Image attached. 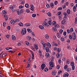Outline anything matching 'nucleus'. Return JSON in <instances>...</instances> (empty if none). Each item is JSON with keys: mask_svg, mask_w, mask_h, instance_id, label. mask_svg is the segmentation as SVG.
Listing matches in <instances>:
<instances>
[{"mask_svg": "<svg viewBox=\"0 0 77 77\" xmlns=\"http://www.w3.org/2000/svg\"><path fill=\"white\" fill-rule=\"evenodd\" d=\"M39 27L40 29H44V27L42 26H40Z\"/></svg>", "mask_w": 77, "mask_h": 77, "instance_id": "obj_25", "label": "nucleus"}, {"mask_svg": "<svg viewBox=\"0 0 77 77\" xmlns=\"http://www.w3.org/2000/svg\"><path fill=\"white\" fill-rule=\"evenodd\" d=\"M12 39L13 40V41H15L16 40V37H15L14 35H12Z\"/></svg>", "mask_w": 77, "mask_h": 77, "instance_id": "obj_12", "label": "nucleus"}, {"mask_svg": "<svg viewBox=\"0 0 77 77\" xmlns=\"http://www.w3.org/2000/svg\"><path fill=\"white\" fill-rule=\"evenodd\" d=\"M63 77H68V73L66 72L63 75Z\"/></svg>", "mask_w": 77, "mask_h": 77, "instance_id": "obj_9", "label": "nucleus"}, {"mask_svg": "<svg viewBox=\"0 0 77 77\" xmlns=\"http://www.w3.org/2000/svg\"><path fill=\"white\" fill-rule=\"evenodd\" d=\"M46 7L48 8H50V5H49L48 4H47L46 5Z\"/></svg>", "mask_w": 77, "mask_h": 77, "instance_id": "obj_57", "label": "nucleus"}, {"mask_svg": "<svg viewBox=\"0 0 77 77\" xmlns=\"http://www.w3.org/2000/svg\"><path fill=\"white\" fill-rule=\"evenodd\" d=\"M56 24V21H54L52 22L53 25H55Z\"/></svg>", "mask_w": 77, "mask_h": 77, "instance_id": "obj_37", "label": "nucleus"}, {"mask_svg": "<svg viewBox=\"0 0 77 77\" xmlns=\"http://www.w3.org/2000/svg\"><path fill=\"white\" fill-rule=\"evenodd\" d=\"M71 66H74V63L73 62H72L71 63Z\"/></svg>", "mask_w": 77, "mask_h": 77, "instance_id": "obj_42", "label": "nucleus"}, {"mask_svg": "<svg viewBox=\"0 0 77 77\" xmlns=\"http://www.w3.org/2000/svg\"><path fill=\"white\" fill-rule=\"evenodd\" d=\"M73 40H75V39H76V35H75V33H73Z\"/></svg>", "mask_w": 77, "mask_h": 77, "instance_id": "obj_7", "label": "nucleus"}, {"mask_svg": "<svg viewBox=\"0 0 77 77\" xmlns=\"http://www.w3.org/2000/svg\"><path fill=\"white\" fill-rule=\"evenodd\" d=\"M56 56L57 58H59L60 57V54L59 53H57L56 54Z\"/></svg>", "mask_w": 77, "mask_h": 77, "instance_id": "obj_21", "label": "nucleus"}, {"mask_svg": "<svg viewBox=\"0 0 77 77\" xmlns=\"http://www.w3.org/2000/svg\"><path fill=\"white\" fill-rule=\"evenodd\" d=\"M45 50L46 52H48V51H49V48H48V47H46Z\"/></svg>", "mask_w": 77, "mask_h": 77, "instance_id": "obj_23", "label": "nucleus"}, {"mask_svg": "<svg viewBox=\"0 0 77 77\" xmlns=\"http://www.w3.org/2000/svg\"><path fill=\"white\" fill-rule=\"evenodd\" d=\"M57 38H60V34L59 33L57 32Z\"/></svg>", "mask_w": 77, "mask_h": 77, "instance_id": "obj_15", "label": "nucleus"}, {"mask_svg": "<svg viewBox=\"0 0 77 77\" xmlns=\"http://www.w3.org/2000/svg\"><path fill=\"white\" fill-rule=\"evenodd\" d=\"M62 7L63 9H65V8H66V6H65V5H62Z\"/></svg>", "mask_w": 77, "mask_h": 77, "instance_id": "obj_58", "label": "nucleus"}, {"mask_svg": "<svg viewBox=\"0 0 77 77\" xmlns=\"http://www.w3.org/2000/svg\"><path fill=\"white\" fill-rule=\"evenodd\" d=\"M44 71H48V68H45L44 69Z\"/></svg>", "mask_w": 77, "mask_h": 77, "instance_id": "obj_45", "label": "nucleus"}, {"mask_svg": "<svg viewBox=\"0 0 77 77\" xmlns=\"http://www.w3.org/2000/svg\"><path fill=\"white\" fill-rule=\"evenodd\" d=\"M32 17L35 18V17H36V14H33L32 15Z\"/></svg>", "mask_w": 77, "mask_h": 77, "instance_id": "obj_34", "label": "nucleus"}, {"mask_svg": "<svg viewBox=\"0 0 77 77\" xmlns=\"http://www.w3.org/2000/svg\"><path fill=\"white\" fill-rule=\"evenodd\" d=\"M50 66L52 67V68H53L54 66V63L53 62H50L49 63Z\"/></svg>", "mask_w": 77, "mask_h": 77, "instance_id": "obj_3", "label": "nucleus"}, {"mask_svg": "<svg viewBox=\"0 0 77 77\" xmlns=\"http://www.w3.org/2000/svg\"><path fill=\"white\" fill-rule=\"evenodd\" d=\"M66 21L65 20H63L61 21L62 24H66Z\"/></svg>", "mask_w": 77, "mask_h": 77, "instance_id": "obj_11", "label": "nucleus"}, {"mask_svg": "<svg viewBox=\"0 0 77 77\" xmlns=\"http://www.w3.org/2000/svg\"><path fill=\"white\" fill-rule=\"evenodd\" d=\"M27 39L29 41H30L31 39H32V38L30 36H28L27 37Z\"/></svg>", "mask_w": 77, "mask_h": 77, "instance_id": "obj_16", "label": "nucleus"}, {"mask_svg": "<svg viewBox=\"0 0 77 77\" xmlns=\"http://www.w3.org/2000/svg\"><path fill=\"white\" fill-rule=\"evenodd\" d=\"M54 40H56V36L54 35Z\"/></svg>", "mask_w": 77, "mask_h": 77, "instance_id": "obj_64", "label": "nucleus"}, {"mask_svg": "<svg viewBox=\"0 0 77 77\" xmlns=\"http://www.w3.org/2000/svg\"><path fill=\"white\" fill-rule=\"evenodd\" d=\"M27 30H26V29L25 28H23L22 29V31L21 32V33L22 35H25L26 33Z\"/></svg>", "mask_w": 77, "mask_h": 77, "instance_id": "obj_1", "label": "nucleus"}, {"mask_svg": "<svg viewBox=\"0 0 77 77\" xmlns=\"http://www.w3.org/2000/svg\"><path fill=\"white\" fill-rule=\"evenodd\" d=\"M48 23L49 24H50V25H51V24H52L51 21H48Z\"/></svg>", "mask_w": 77, "mask_h": 77, "instance_id": "obj_41", "label": "nucleus"}, {"mask_svg": "<svg viewBox=\"0 0 77 77\" xmlns=\"http://www.w3.org/2000/svg\"><path fill=\"white\" fill-rule=\"evenodd\" d=\"M69 37L70 39H71L72 38V36L71 35H69Z\"/></svg>", "mask_w": 77, "mask_h": 77, "instance_id": "obj_38", "label": "nucleus"}, {"mask_svg": "<svg viewBox=\"0 0 77 77\" xmlns=\"http://www.w3.org/2000/svg\"><path fill=\"white\" fill-rule=\"evenodd\" d=\"M70 12H71V10L70 9H68V14H70Z\"/></svg>", "mask_w": 77, "mask_h": 77, "instance_id": "obj_46", "label": "nucleus"}, {"mask_svg": "<svg viewBox=\"0 0 77 77\" xmlns=\"http://www.w3.org/2000/svg\"><path fill=\"white\" fill-rule=\"evenodd\" d=\"M7 29H8V30H10L11 29V26H8L7 27Z\"/></svg>", "mask_w": 77, "mask_h": 77, "instance_id": "obj_59", "label": "nucleus"}, {"mask_svg": "<svg viewBox=\"0 0 77 77\" xmlns=\"http://www.w3.org/2000/svg\"><path fill=\"white\" fill-rule=\"evenodd\" d=\"M3 25L4 27H5V26H6V22H3Z\"/></svg>", "mask_w": 77, "mask_h": 77, "instance_id": "obj_35", "label": "nucleus"}, {"mask_svg": "<svg viewBox=\"0 0 77 77\" xmlns=\"http://www.w3.org/2000/svg\"><path fill=\"white\" fill-rule=\"evenodd\" d=\"M20 9H21L23 8V5H20L19 7Z\"/></svg>", "mask_w": 77, "mask_h": 77, "instance_id": "obj_54", "label": "nucleus"}, {"mask_svg": "<svg viewBox=\"0 0 77 77\" xmlns=\"http://www.w3.org/2000/svg\"><path fill=\"white\" fill-rule=\"evenodd\" d=\"M9 49H12V48L8 47L6 48V50H9Z\"/></svg>", "mask_w": 77, "mask_h": 77, "instance_id": "obj_47", "label": "nucleus"}, {"mask_svg": "<svg viewBox=\"0 0 77 77\" xmlns=\"http://www.w3.org/2000/svg\"><path fill=\"white\" fill-rule=\"evenodd\" d=\"M26 12H30V10L29 9H27L26 10Z\"/></svg>", "mask_w": 77, "mask_h": 77, "instance_id": "obj_52", "label": "nucleus"}, {"mask_svg": "<svg viewBox=\"0 0 77 77\" xmlns=\"http://www.w3.org/2000/svg\"><path fill=\"white\" fill-rule=\"evenodd\" d=\"M63 35L64 36H66V32L64 31L63 32Z\"/></svg>", "mask_w": 77, "mask_h": 77, "instance_id": "obj_51", "label": "nucleus"}, {"mask_svg": "<svg viewBox=\"0 0 77 77\" xmlns=\"http://www.w3.org/2000/svg\"><path fill=\"white\" fill-rule=\"evenodd\" d=\"M30 60V58H29L28 59V60L27 61L28 63H30V62H31V61Z\"/></svg>", "mask_w": 77, "mask_h": 77, "instance_id": "obj_43", "label": "nucleus"}, {"mask_svg": "<svg viewBox=\"0 0 77 77\" xmlns=\"http://www.w3.org/2000/svg\"><path fill=\"white\" fill-rule=\"evenodd\" d=\"M17 14L18 15H20V11L19 10L17 11Z\"/></svg>", "mask_w": 77, "mask_h": 77, "instance_id": "obj_60", "label": "nucleus"}, {"mask_svg": "<svg viewBox=\"0 0 77 77\" xmlns=\"http://www.w3.org/2000/svg\"><path fill=\"white\" fill-rule=\"evenodd\" d=\"M45 38L46 39H49V35L48 34L45 35Z\"/></svg>", "mask_w": 77, "mask_h": 77, "instance_id": "obj_17", "label": "nucleus"}, {"mask_svg": "<svg viewBox=\"0 0 77 77\" xmlns=\"http://www.w3.org/2000/svg\"><path fill=\"white\" fill-rule=\"evenodd\" d=\"M47 47H49V48H51V44H50V43L49 42H47Z\"/></svg>", "mask_w": 77, "mask_h": 77, "instance_id": "obj_8", "label": "nucleus"}, {"mask_svg": "<svg viewBox=\"0 0 77 77\" xmlns=\"http://www.w3.org/2000/svg\"><path fill=\"white\" fill-rule=\"evenodd\" d=\"M58 3V2H57V1H55L54 2L55 5H56Z\"/></svg>", "mask_w": 77, "mask_h": 77, "instance_id": "obj_44", "label": "nucleus"}, {"mask_svg": "<svg viewBox=\"0 0 77 77\" xmlns=\"http://www.w3.org/2000/svg\"><path fill=\"white\" fill-rule=\"evenodd\" d=\"M25 7L26 8H29V4H26L25 5Z\"/></svg>", "mask_w": 77, "mask_h": 77, "instance_id": "obj_40", "label": "nucleus"}, {"mask_svg": "<svg viewBox=\"0 0 77 77\" xmlns=\"http://www.w3.org/2000/svg\"><path fill=\"white\" fill-rule=\"evenodd\" d=\"M61 51V48H58L57 50V52L58 53H60Z\"/></svg>", "mask_w": 77, "mask_h": 77, "instance_id": "obj_18", "label": "nucleus"}, {"mask_svg": "<svg viewBox=\"0 0 77 77\" xmlns=\"http://www.w3.org/2000/svg\"><path fill=\"white\" fill-rule=\"evenodd\" d=\"M50 6L51 7H53L54 6V3H53L51 2L50 4Z\"/></svg>", "mask_w": 77, "mask_h": 77, "instance_id": "obj_26", "label": "nucleus"}, {"mask_svg": "<svg viewBox=\"0 0 77 77\" xmlns=\"http://www.w3.org/2000/svg\"><path fill=\"white\" fill-rule=\"evenodd\" d=\"M62 7H60L58 9L59 11H60V10H62Z\"/></svg>", "mask_w": 77, "mask_h": 77, "instance_id": "obj_61", "label": "nucleus"}, {"mask_svg": "<svg viewBox=\"0 0 77 77\" xmlns=\"http://www.w3.org/2000/svg\"><path fill=\"white\" fill-rule=\"evenodd\" d=\"M38 53H39V55L40 56H41L42 54V52H41V50H39L38 51Z\"/></svg>", "mask_w": 77, "mask_h": 77, "instance_id": "obj_28", "label": "nucleus"}, {"mask_svg": "<svg viewBox=\"0 0 77 77\" xmlns=\"http://www.w3.org/2000/svg\"><path fill=\"white\" fill-rule=\"evenodd\" d=\"M68 68V66L67 65H65L64 66V69H67V68Z\"/></svg>", "mask_w": 77, "mask_h": 77, "instance_id": "obj_33", "label": "nucleus"}, {"mask_svg": "<svg viewBox=\"0 0 77 77\" xmlns=\"http://www.w3.org/2000/svg\"><path fill=\"white\" fill-rule=\"evenodd\" d=\"M45 55L46 57H48L49 56V54L48 53H46L45 54Z\"/></svg>", "mask_w": 77, "mask_h": 77, "instance_id": "obj_20", "label": "nucleus"}, {"mask_svg": "<svg viewBox=\"0 0 77 77\" xmlns=\"http://www.w3.org/2000/svg\"><path fill=\"white\" fill-rule=\"evenodd\" d=\"M27 31L28 32H29V33L32 32V30L29 29H27Z\"/></svg>", "mask_w": 77, "mask_h": 77, "instance_id": "obj_30", "label": "nucleus"}, {"mask_svg": "<svg viewBox=\"0 0 77 77\" xmlns=\"http://www.w3.org/2000/svg\"><path fill=\"white\" fill-rule=\"evenodd\" d=\"M42 25L43 26H47V27H49V25H48V23L46 22L45 20H44V22L42 23Z\"/></svg>", "mask_w": 77, "mask_h": 77, "instance_id": "obj_2", "label": "nucleus"}, {"mask_svg": "<svg viewBox=\"0 0 77 77\" xmlns=\"http://www.w3.org/2000/svg\"><path fill=\"white\" fill-rule=\"evenodd\" d=\"M67 16H64L63 18V20H66V19H67Z\"/></svg>", "mask_w": 77, "mask_h": 77, "instance_id": "obj_39", "label": "nucleus"}, {"mask_svg": "<svg viewBox=\"0 0 77 77\" xmlns=\"http://www.w3.org/2000/svg\"><path fill=\"white\" fill-rule=\"evenodd\" d=\"M2 12L3 14H7V13H6V11L5 10H3L2 11Z\"/></svg>", "mask_w": 77, "mask_h": 77, "instance_id": "obj_36", "label": "nucleus"}, {"mask_svg": "<svg viewBox=\"0 0 77 77\" xmlns=\"http://www.w3.org/2000/svg\"><path fill=\"white\" fill-rule=\"evenodd\" d=\"M59 25L57 24L55 25V27H59Z\"/></svg>", "mask_w": 77, "mask_h": 77, "instance_id": "obj_49", "label": "nucleus"}, {"mask_svg": "<svg viewBox=\"0 0 77 77\" xmlns=\"http://www.w3.org/2000/svg\"><path fill=\"white\" fill-rule=\"evenodd\" d=\"M75 69V66H72V70H74Z\"/></svg>", "mask_w": 77, "mask_h": 77, "instance_id": "obj_50", "label": "nucleus"}, {"mask_svg": "<svg viewBox=\"0 0 77 77\" xmlns=\"http://www.w3.org/2000/svg\"><path fill=\"white\" fill-rule=\"evenodd\" d=\"M11 24H15V23H16L17 21H15L13 20H11Z\"/></svg>", "mask_w": 77, "mask_h": 77, "instance_id": "obj_6", "label": "nucleus"}, {"mask_svg": "<svg viewBox=\"0 0 77 77\" xmlns=\"http://www.w3.org/2000/svg\"><path fill=\"white\" fill-rule=\"evenodd\" d=\"M10 8L11 9H14V7L12 6H10Z\"/></svg>", "mask_w": 77, "mask_h": 77, "instance_id": "obj_48", "label": "nucleus"}, {"mask_svg": "<svg viewBox=\"0 0 77 77\" xmlns=\"http://www.w3.org/2000/svg\"><path fill=\"white\" fill-rule=\"evenodd\" d=\"M47 14L49 17H51V14L50 12H48Z\"/></svg>", "mask_w": 77, "mask_h": 77, "instance_id": "obj_24", "label": "nucleus"}, {"mask_svg": "<svg viewBox=\"0 0 77 77\" xmlns=\"http://www.w3.org/2000/svg\"><path fill=\"white\" fill-rule=\"evenodd\" d=\"M57 49H58V48H57V47H54V51H57Z\"/></svg>", "mask_w": 77, "mask_h": 77, "instance_id": "obj_27", "label": "nucleus"}, {"mask_svg": "<svg viewBox=\"0 0 77 77\" xmlns=\"http://www.w3.org/2000/svg\"><path fill=\"white\" fill-rule=\"evenodd\" d=\"M73 28H72L70 29V32H73Z\"/></svg>", "mask_w": 77, "mask_h": 77, "instance_id": "obj_63", "label": "nucleus"}, {"mask_svg": "<svg viewBox=\"0 0 77 77\" xmlns=\"http://www.w3.org/2000/svg\"><path fill=\"white\" fill-rule=\"evenodd\" d=\"M25 26H30V23H26L25 24Z\"/></svg>", "mask_w": 77, "mask_h": 77, "instance_id": "obj_19", "label": "nucleus"}, {"mask_svg": "<svg viewBox=\"0 0 77 77\" xmlns=\"http://www.w3.org/2000/svg\"><path fill=\"white\" fill-rule=\"evenodd\" d=\"M30 9H31V11H34V6L33 5H31Z\"/></svg>", "mask_w": 77, "mask_h": 77, "instance_id": "obj_5", "label": "nucleus"}, {"mask_svg": "<svg viewBox=\"0 0 77 77\" xmlns=\"http://www.w3.org/2000/svg\"><path fill=\"white\" fill-rule=\"evenodd\" d=\"M63 32V30L61 29H60L59 31V32L60 33V34H62V32Z\"/></svg>", "mask_w": 77, "mask_h": 77, "instance_id": "obj_31", "label": "nucleus"}, {"mask_svg": "<svg viewBox=\"0 0 77 77\" xmlns=\"http://www.w3.org/2000/svg\"><path fill=\"white\" fill-rule=\"evenodd\" d=\"M26 45H29V42H26Z\"/></svg>", "mask_w": 77, "mask_h": 77, "instance_id": "obj_53", "label": "nucleus"}, {"mask_svg": "<svg viewBox=\"0 0 77 77\" xmlns=\"http://www.w3.org/2000/svg\"><path fill=\"white\" fill-rule=\"evenodd\" d=\"M57 69H59L60 68V66L59 65H58L57 66Z\"/></svg>", "mask_w": 77, "mask_h": 77, "instance_id": "obj_55", "label": "nucleus"}, {"mask_svg": "<svg viewBox=\"0 0 77 77\" xmlns=\"http://www.w3.org/2000/svg\"><path fill=\"white\" fill-rule=\"evenodd\" d=\"M19 25L20 26H23V24L22 23H19Z\"/></svg>", "mask_w": 77, "mask_h": 77, "instance_id": "obj_29", "label": "nucleus"}, {"mask_svg": "<svg viewBox=\"0 0 77 77\" xmlns=\"http://www.w3.org/2000/svg\"><path fill=\"white\" fill-rule=\"evenodd\" d=\"M42 45L43 46V48L44 49V50H45V43H42Z\"/></svg>", "mask_w": 77, "mask_h": 77, "instance_id": "obj_10", "label": "nucleus"}, {"mask_svg": "<svg viewBox=\"0 0 77 77\" xmlns=\"http://www.w3.org/2000/svg\"><path fill=\"white\" fill-rule=\"evenodd\" d=\"M61 14V12L60 11L59 12L57 13V15H60Z\"/></svg>", "mask_w": 77, "mask_h": 77, "instance_id": "obj_56", "label": "nucleus"}, {"mask_svg": "<svg viewBox=\"0 0 77 77\" xmlns=\"http://www.w3.org/2000/svg\"><path fill=\"white\" fill-rule=\"evenodd\" d=\"M60 40L62 42H63L65 41V38L63 37H61L60 38Z\"/></svg>", "mask_w": 77, "mask_h": 77, "instance_id": "obj_14", "label": "nucleus"}, {"mask_svg": "<svg viewBox=\"0 0 77 77\" xmlns=\"http://www.w3.org/2000/svg\"><path fill=\"white\" fill-rule=\"evenodd\" d=\"M35 46V49L37 50H38V45H34Z\"/></svg>", "mask_w": 77, "mask_h": 77, "instance_id": "obj_22", "label": "nucleus"}, {"mask_svg": "<svg viewBox=\"0 0 77 77\" xmlns=\"http://www.w3.org/2000/svg\"><path fill=\"white\" fill-rule=\"evenodd\" d=\"M52 30H54V31H56L57 30V29L56 28L53 27L52 28Z\"/></svg>", "mask_w": 77, "mask_h": 77, "instance_id": "obj_32", "label": "nucleus"}, {"mask_svg": "<svg viewBox=\"0 0 77 77\" xmlns=\"http://www.w3.org/2000/svg\"><path fill=\"white\" fill-rule=\"evenodd\" d=\"M7 55H8V54L6 53H5L2 55V57H4L6 56Z\"/></svg>", "mask_w": 77, "mask_h": 77, "instance_id": "obj_13", "label": "nucleus"}, {"mask_svg": "<svg viewBox=\"0 0 77 77\" xmlns=\"http://www.w3.org/2000/svg\"><path fill=\"white\" fill-rule=\"evenodd\" d=\"M45 64H42L41 65V69H44V68H45Z\"/></svg>", "mask_w": 77, "mask_h": 77, "instance_id": "obj_4", "label": "nucleus"}, {"mask_svg": "<svg viewBox=\"0 0 77 77\" xmlns=\"http://www.w3.org/2000/svg\"><path fill=\"white\" fill-rule=\"evenodd\" d=\"M6 36L7 38H9V35H6Z\"/></svg>", "mask_w": 77, "mask_h": 77, "instance_id": "obj_62", "label": "nucleus"}]
</instances>
